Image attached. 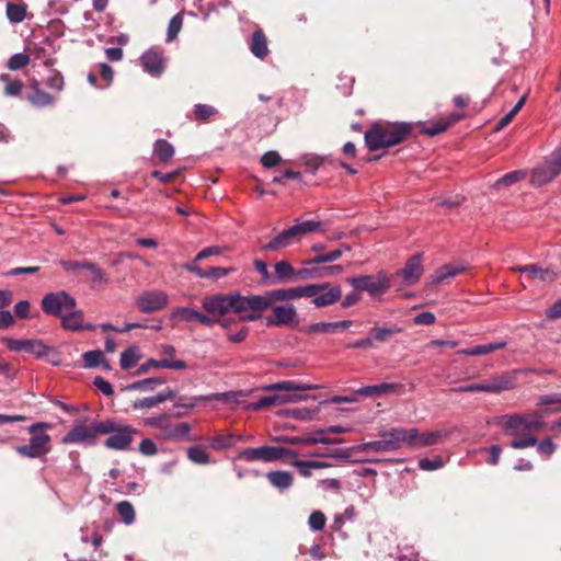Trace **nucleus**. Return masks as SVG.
Wrapping results in <instances>:
<instances>
[{
  "label": "nucleus",
  "mask_w": 561,
  "mask_h": 561,
  "mask_svg": "<svg viewBox=\"0 0 561 561\" xmlns=\"http://www.w3.org/2000/svg\"><path fill=\"white\" fill-rule=\"evenodd\" d=\"M274 304L273 290L263 295L242 296L239 293L215 294L202 300V307L211 318H224L229 312L243 313L248 309H270Z\"/></svg>",
  "instance_id": "f257e3e1"
},
{
  "label": "nucleus",
  "mask_w": 561,
  "mask_h": 561,
  "mask_svg": "<svg viewBox=\"0 0 561 561\" xmlns=\"http://www.w3.org/2000/svg\"><path fill=\"white\" fill-rule=\"evenodd\" d=\"M545 413L534 411L529 413H512L499 417L497 425L504 434L513 436L510 446L514 449H524L537 445V434L546 427Z\"/></svg>",
  "instance_id": "f03ea898"
},
{
  "label": "nucleus",
  "mask_w": 561,
  "mask_h": 561,
  "mask_svg": "<svg viewBox=\"0 0 561 561\" xmlns=\"http://www.w3.org/2000/svg\"><path fill=\"white\" fill-rule=\"evenodd\" d=\"M300 298H312V304L316 308H325L341 300L342 288L340 285H332L325 282L273 290L274 302Z\"/></svg>",
  "instance_id": "7ed1b4c3"
},
{
  "label": "nucleus",
  "mask_w": 561,
  "mask_h": 561,
  "mask_svg": "<svg viewBox=\"0 0 561 561\" xmlns=\"http://www.w3.org/2000/svg\"><path fill=\"white\" fill-rule=\"evenodd\" d=\"M410 134L407 123H378L365 133V142L370 151H376L402 142Z\"/></svg>",
  "instance_id": "20e7f679"
},
{
  "label": "nucleus",
  "mask_w": 561,
  "mask_h": 561,
  "mask_svg": "<svg viewBox=\"0 0 561 561\" xmlns=\"http://www.w3.org/2000/svg\"><path fill=\"white\" fill-rule=\"evenodd\" d=\"M51 428V424L38 422L27 427L30 433V442L26 445L15 447V451L25 458L36 459L45 457L50 450V436L47 431Z\"/></svg>",
  "instance_id": "39448f33"
},
{
  "label": "nucleus",
  "mask_w": 561,
  "mask_h": 561,
  "mask_svg": "<svg viewBox=\"0 0 561 561\" xmlns=\"http://www.w3.org/2000/svg\"><path fill=\"white\" fill-rule=\"evenodd\" d=\"M104 421H93L90 424H76L61 439L64 444H80L94 446L98 435L107 434L110 426L103 425Z\"/></svg>",
  "instance_id": "423d86ee"
},
{
  "label": "nucleus",
  "mask_w": 561,
  "mask_h": 561,
  "mask_svg": "<svg viewBox=\"0 0 561 561\" xmlns=\"http://www.w3.org/2000/svg\"><path fill=\"white\" fill-rule=\"evenodd\" d=\"M379 439L371 440L358 446L359 451L368 453H387L396 451L403 445H407V430L402 427H393L379 434Z\"/></svg>",
  "instance_id": "0eeeda50"
},
{
  "label": "nucleus",
  "mask_w": 561,
  "mask_h": 561,
  "mask_svg": "<svg viewBox=\"0 0 561 561\" xmlns=\"http://www.w3.org/2000/svg\"><path fill=\"white\" fill-rule=\"evenodd\" d=\"M346 282L354 289L366 291L373 298H379L390 288V276L385 271L377 272L376 275H359L348 277Z\"/></svg>",
  "instance_id": "6e6552de"
},
{
  "label": "nucleus",
  "mask_w": 561,
  "mask_h": 561,
  "mask_svg": "<svg viewBox=\"0 0 561 561\" xmlns=\"http://www.w3.org/2000/svg\"><path fill=\"white\" fill-rule=\"evenodd\" d=\"M103 425L112 428L107 432L106 435H108V437L104 440V446L112 450L129 449L134 436L139 433V431L131 425L122 424L114 420H106Z\"/></svg>",
  "instance_id": "1a4fd4ad"
},
{
  "label": "nucleus",
  "mask_w": 561,
  "mask_h": 561,
  "mask_svg": "<svg viewBox=\"0 0 561 561\" xmlns=\"http://www.w3.org/2000/svg\"><path fill=\"white\" fill-rule=\"evenodd\" d=\"M561 173V146L552 151L550 157L533 169L530 183L534 186H543Z\"/></svg>",
  "instance_id": "9d476101"
},
{
  "label": "nucleus",
  "mask_w": 561,
  "mask_h": 561,
  "mask_svg": "<svg viewBox=\"0 0 561 561\" xmlns=\"http://www.w3.org/2000/svg\"><path fill=\"white\" fill-rule=\"evenodd\" d=\"M41 305L46 314L61 319L68 310L77 307V301L67 291L59 290L46 294Z\"/></svg>",
  "instance_id": "9b49d317"
},
{
  "label": "nucleus",
  "mask_w": 561,
  "mask_h": 561,
  "mask_svg": "<svg viewBox=\"0 0 561 561\" xmlns=\"http://www.w3.org/2000/svg\"><path fill=\"white\" fill-rule=\"evenodd\" d=\"M297 453L293 449L278 446H262L256 448H248L239 454V457L245 461L263 460L273 462L287 457H296Z\"/></svg>",
  "instance_id": "f8f14e48"
},
{
  "label": "nucleus",
  "mask_w": 561,
  "mask_h": 561,
  "mask_svg": "<svg viewBox=\"0 0 561 561\" xmlns=\"http://www.w3.org/2000/svg\"><path fill=\"white\" fill-rule=\"evenodd\" d=\"M451 434L449 430L420 433L416 428L407 430V446L423 448L443 443Z\"/></svg>",
  "instance_id": "ddd939ff"
},
{
  "label": "nucleus",
  "mask_w": 561,
  "mask_h": 561,
  "mask_svg": "<svg viewBox=\"0 0 561 561\" xmlns=\"http://www.w3.org/2000/svg\"><path fill=\"white\" fill-rule=\"evenodd\" d=\"M275 301L270 308L272 316L265 320L268 327H295L298 324V313L293 304L275 305Z\"/></svg>",
  "instance_id": "4468645a"
},
{
  "label": "nucleus",
  "mask_w": 561,
  "mask_h": 561,
  "mask_svg": "<svg viewBox=\"0 0 561 561\" xmlns=\"http://www.w3.org/2000/svg\"><path fill=\"white\" fill-rule=\"evenodd\" d=\"M136 305L144 313L156 312L169 305V295L163 290H147L136 298Z\"/></svg>",
  "instance_id": "2eb2a0df"
},
{
  "label": "nucleus",
  "mask_w": 561,
  "mask_h": 561,
  "mask_svg": "<svg viewBox=\"0 0 561 561\" xmlns=\"http://www.w3.org/2000/svg\"><path fill=\"white\" fill-rule=\"evenodd\" d=\"M423 254L417 253L410 257L404 267L397 272V275L402 278V284L405 286L414 285L423 275Z\"/></svg>",
  "instance_id": "dca6fc26"
},
{
  "label": "nucleus",
  "mask_w": 561,
  "mask_h": 561,
  "mask_svg": "<svg viewBox=\"0 0 561 561\" xmlns=\"http://www.w3.org/2000/svg\"><path fill=\"white\" fill-rule=\"evenodd\" d=\"M483 381L485 392L488 393L497 394L503 391L512 390L516 385L515 371H505L500 375H494Z\"/></svg>",
  "instance_id": "f3484780"
},
{
  "label": "nucleus",
  "mask_w": 561,
  "mask_h": 561,
  "mask_svg": "<svg viewBox=\"0 0 561 561\" xmlns=\"http://www.w3.org/2000/svg\"><path fill=\"white\" fill-rule=\"evenodd\" d=\"M301 268H294L291 263L287 260H280L274 264V274L272 276L273 284L300 282Z\"/></svg>",
  "instance_id": "a211bd4d"
},
{
  "label": "nucleus",
  "mask_w": 561,
  "mask_h": 561,
  "mask_svg": "<svg viewBox=\"0 0 561 561\" xmlns=\"http://www.w3.org/2000/svg\"><path fill=\"white\" fill-rule=\"evenodd\" d=\"M512 271L527 274L530 280H539L542 283L553 282L557 279L558 274L551 268H543L538 264L518 265L512 267Z\"/></svg>",
  "instance_id": "6ab92c4d"
},
{
  "label": "nucleus",
  "mask_w": 561,
  "mask_h": 561,
  "mask_svg": "<svg viewBox=\"0 0 561 561\" xmlns=\"http://www.w3.org/2000/svg\"><path fill=\"white\" fill-rule=\"evenodd\" d=\"M300 242L297 238L296 231L293 226L284 229L277 236H275L271 241L262 247L263 251L266 252H277L279 250L286 249L295 243Z\"/></svg>",
  "instance_id": "aec40b11"
},
{
  "label": "nucleus",
  "mask_w": 561,
  "mask_h": 561,
  "mask_svg": "<svg viewBox=\"0 0 561 561\" xmlns=\"http://www.w3.org/2000/svg\"><path fill=\"white\" fill-rule=\"evenodd\" d=\"M61 327L68 331H93L95 325L92 323L84 322L83 311L77 309L68 310L65 316L60 319Z\"/></svg>",
  "instance_id": "412c9836"
},
{
  "label": "nucleus",
  "mask_w": 561,
  "mask_h": 561,
  "mask_svg": "<svg viewBox=\"0 0 561 561\" xmlns=\"http://www.w3.org/2000/svg\"><path fill=\"white\" fill-rule=\"evenodd\" d=\"M172 319H179L184 322H199L203 325L211 327L216 323L215 319L206 313L199 312L188 307H179L171 312Z\"/></svg>",
  "instance_id": "4be33fe9"
},
{
  "label": "nucleus",
  "mask_w": 561,
  "mask_h": 561,
  "mask_svg": "<svg viewBox=\"0 0 561 561\" xmlns=\"http://www.w3.org/2000/svg\"><path fill=\"white\" fill-rule=\"evenodd\" d=\"M344 271L343 266L340 264L328 265V266H314V265H305L301 268L300 275L301 280L308 279H317L323 277H332L342 274Z\"/></svg>",
  "instance_id": "5701e85b"
},
{
  "label": "nucleus",
  "mask_w": 561,
  "mask_h": 561,
  "mask_svg": "<svg viewBox=\"0 0 561 561\" xmlns=\"http://www.w3.org/2000/svg\"><path fill=\"white\" fill-rule=\"evenodd\" d=\"M190 432H191V426L188 423L181 422V423L172 424L168 420L162 433H160V437L165 440L190 439L188 438Z\"/></svg>",
  "instance_id": "b1692460"
},
{
  "label": "nucleus",
  "mask_w": 561,
  "mask_h": 561,
  "mask_svg": "<svg viewBox=\"0 0 561 561\" xmlns=\"http://www.w3.org/2000/svg\"><path fill=\"white\" fill-rule=\"evenodd\" d=\"M140 62L144 70L153 77L160 76L164 69L161 55L154 50L144 53L140 57Z\"/></svg>",
  "instance_id": "393cba45"
},
{
  "label": "nucleus",
  "mask_w": 561,
  "mask_h": 561,
  "mask_svg": "<svg viewBox=\"0 0 561 561\" xmlns=\"http://www.w3.org/2000/svg\"><path fill=\"white\" fill-rule=\"evenodd\" d=\"M174 396H175V393L173 390L167 389L164 391L159 392L156 396L135 400L133 402V408L135 410L151 409L153 407H157L160 403L165 402L167 400L173 399Z\"/></svg>",
  "instance_id": "a878e982"
},
{
  "label": "nucleus",
  "mask_w": 561,
  "mask_h": 561,
  "mask_svg": "<svg viewBox=\"0 0 561 561\" xmlns=\"http://www.w3.org/2000/svg\"><path fill=\"white\" fill-rule=\"evenodd\" d=\"M466 271L462 264H445L437 268L434 275L431 276L432 284H439L448 278H453Z\"/></svg>",
  "instance_id": "bb28decb"
},
{
  "label": "nucleus",
  "mask_w": 561,
  "mask_h": 561,
  "mask_svg": "<svg viewBox=\"0 0 561 561\" xmlns=\"http://www.w3.org/2000/svg\"><path fill=\"white\" fill-rule=\"evenodd\" d=\"M402 332V329L400 327H379L375 325L369 331V339H371L373 347H375V343H386L388 342L393 335Z\"/></svg>",
  "instance_id": "cd10ccee"
},
{
  "label": "nucleus",
  "mask_w": 561,
  "mask_h": 561,
  "mask_svg": "<svg viewBox=\"0 0 561 561\" xmlns=\"http://www.w3.org/2000/svg\"><path fill=\"white\" fill-rule=\"evenodd\" d=\"M352 325L351 320H342L336 322H318L308 325L305 331L307 333H328L337 329L346 330Z\"/></svg>",
  "instance_id": "c85d7f7f"
},
{
  "label": "nucleus",
  "mask_w": 561,
  "mask_h": 561,
  "mask_svg": "<svg viewBox=\"0 0 561 561\" xmlns=\"http://www.w3.org/2000/svg\"><path fill=\"white\" fill-rule=\"evenodd\" d=\"M268 482L279 491L289 489L293 485L294 477L289 471H270L266 473Z\"/></svg>",
  "instance_id": "c756f323"
},
{
  "label": "nucleus",
  "mask_w": 561,
  "mask_h": 561,
  "mask_svg": "<svg viewBox=\"0 0 561 561\" xmlns=\"http://www.w3.org/2000/svg\"><path fill=\"white\" fill-rule=\"evenodd\" d=\"M250 50L260 59H263L268 54L267 39L261 28L255 30L252 34Z\"/></svg>",
  "instance_id": "7c9ffc66"
},
{
  "label": "nucleus",
  "mask_w": 561,
  "mask_h": 561,
  "mask_svg": "<svg viewBox=\"0 0 561 561\" xmlns=\"http://www.w3.org/2000/svg\"><path fill=\"white\" fill-rule=\"evenodd\" d=\"M505 346H506L505 341H496V342H491L488 344L477 345V346L469 347V348H463V350L458 351V353L461 355H466V356H480V355H485V354L502 350Z\"/></svg>",
  "instance_id": "2f4dec72"
},
{
  "label": "nucleus",
  "mask_w": 561,
  "mask_h": 561,
  "mask_svg": "<svg viewBox=\"0 0 561 561\" xmlns=\"http://www.w3.org/2000/svg\"><path fill=\"white\" fill-rule=\"evenodd\" d=\"M297 398L291 394H272V396H264L260 398L255 403H253L254 410L264 409L272 405H280L288 402L296 401Z\"/></svg>",
  "instance_id": "473e14b6"
},
{
  "label": "nucleus",
  "mask_w": 561,
  "mask_h": 561,
  "mask_svg": "<svg viewBox=\"0 0 561 561\" xmlns=\"http://www.w3.org/2000/svg\"><path fill=\"white\" fill-rule=\"evenodd\" d=\"M399 388V385L391 382H382L379 385L365 386L356 390V394L365 397L382 396L385 393L393 392Z\"/></svg>",
  "instance_id": "72a5a7b5"
},
{
  "label": "nucleus",
  "mask_w": 561,
  "mask_h": 561,
  "mask_svg": "<svg viewBox=\"0 0 561 561\" xmlns=\"http://www.w3.org/2000/svg\"><path fill=\"white\" fill-rule=\"evenodd\" d=\"M319 387L310 383H300L296 381L285 380L276 383H272L265 387V390H285V391H308L317 390Z\"/></svg>",
  "instance_id": "f704fd0d"
},
{
  "label": "nucleus",
  "mask_w": 561,
  "mask_h": 561,
  "mask_svg": "<svg viewBox=\"0 0 561 561\" xmlns=\"http://www.w3.org/2000/svg\"><path fill=\"white\" fill-rule=\"evenodd\" d=\"M28 102L35 107H44L53 104L54 98L37 85L33 87V91L27 94Z\"/></svg>",
  "instance_id": "c9c22d12"
},
{
  "label": "nucleus",
  "mask_w": 561,
  "mask_h": 561,
  "mask_svg": "<svg viewBox=\"0 0 561 561\" xmlns=\"http://www.w3.org/2000/svg\"><path fill=\"white\" fill-rule=\"evenodd\" d=\"M293 228L296 231L299 241H301V239L306 234L313 233L317 231H324L322 222L317 220H306L302 222H298L294 225Z\"/></svg>",
  "instance_id": "e433bc0d"
},
{
  "label": "nucleus",
  "mask_w": 561,
  "mask_h": 561,
  "mask_svg": "<svg viewBox=\"0 0 561 561\" xmlns=\"http://www.w3.org/2000/svg\"><path fill=\"white\" fill-rule=\"evenodd\" d=\"M25 352L33 354L37 358H44L50 354L51 347L42 340L26 339Z\"/></svg>",
  "instance_id": "4c0bfd02"
},
{
  "label": "nucleus",
  "mask_w": 561,
  "mask_h": 561,
  "mask_svg": "<svg viewBox=\"0 0 561 561\" xmlns=\"http://www.w3.org/2000/svg\"><path fill=\"white\" fill-rule=\"evenodd\" d=\"M140 358V348L138 346H130L121 354V367L125 370L130 369Z\"/></svg>",
  "instance_id": "58836bf2"
},
{
  "label": "nucleus",
  "mask_w": 561,
  "mask_h": 561,
  "mask_svg": "<svg viewBox=\"0 0 561 561\" xmlns=\"http://www.w3.org/2000/svg\"><path fill=\"white\" fill-rule=\"evenodd\" d=\"M153 152L161 162H168L174 156V147L165 139H158L153 145Z\"/></svg>",
  "instance_id": "ea45409f"
},
{
  "label": "nucleus",
  "mask_w": 561,
  "mask_h": 561,
  "mask_svg": "<svg viewBox=\"0 0 561 561\" xmlns=\"http://www.w3.org/2000/svg\"><path fill=\"white\" fill-rule=\"evenodd\" d=\"M342 254H343L342 249H335L328 253L317 254L312 259L305 260V261H302V264L309 266V265H320V264H324L328 262H334V261L339 260L342 256Z\"/></svg>",
  "instance_id": "a19ab883"
},
{
  "label": "nucleus",
  "mask_w": 561,
  "mask_h": 561,
  "mask_svg": "<svg viewBox=\"0 0 561 561\" xmlns=\"http://www.w3.org/2000/svg\"><path fill=\"white\" fill-rule=\"evenodd\" d=\"M293 466L299 470L302 477H310L312 469H322L329 467L328 463L317 460H296Z\"/></svg>",
  "instance_id": "79ce46f5"
},
{
  "label": "nucleus",
  "mask_w": 561,
  "mask_h": 561,
  "mask_svg": "<svg viewBox=\"0 0 561 561\" xmlns=\"http://www.w3.org/2000/svg\"><path fill=\"white\" fill-rule=\"evenodd\" d=\"M82 270H87L90 273V275H91L90 280L93 284L105 285L108 283L106 273L96 264L91 263V262H84V264L82 265Z\"/></svg>",
  "instance_id": "37998d69"
},
{
  "label": "nucleus",
  "mask_w": 561,
  "mask_h": 561,
  "mask_svg": "<svg viewBox=\"0 0 561 561\" xmlns=\"http://www.w3.org/2000/svg\"><path fill=\"white\" fill-rule=\"evenodd\" d=\"M26 8L23 4L9 2L7 4V16L12 23H20L25 19Z\"/></svg>",
  "instance_id": "c03bdc74"
},
{
  "label": "nucleus",
  "mask_w": 561,
  "mask_h": 561,
  "mask_svg": "<svg viewBox=\"0 0 561 561\" xmlns=\"http://www.w3.org/2000/svg\"><path fill=\"white\" fill-rule=\"evenodd\" d=\"M241 439L233 434L217 435L211 439L210 446L215 449H225L234 446L236 442Z\"/></svg>",
  "instance_id": "a18cd8bd"
},
{
  "label": "nucleus",
  "mask_w": 561,
  "mask_h": 561,
  "mask_svg": "<svg viewBox=\"0 0 561 561\" xmlns=\"http://www.w3.org/2000/svg\"><path fill=\"white\" fill-rule=\"evenodd\" d=\"M117 513L119 514L122 520L126 525H130L135 520V510L131 503L128 501H122L116 505Z\"/></svg>",
  "instance_id": "49530a36"
},
{
  "label": "nucleus",
  "mask_w": 561,
  "mask_h": 561,
  "mask_svg": "<svg viewBox=\"0 0 561 561\" xmlns=\"http://www.w3.org/2000/svg\"><path fill=\"white\" fill-rule=\"evenodd\" d=\"M448 128V122H445L444 118H440L438 121H432L425 123L421 131L428 136H435L437 134H440L445 131Z\"/></svg>",
  "instance_id": "de8ad7c7"
},
{
  "label": "nucleus",
  "mask_w": 561,
  "mask_h": 561,
  "mask_svg": "<svg viewBox=\"0 0 561 561\" xmlns=\"http://www.w3.org/2000/svg\"><path fill=\"white\" fill-rule=\"evenodd\" d=\"M187 457L197 465H207L210 461L209 455L201 446H193L187 450Z\"/></svg>",
  "instance_id": "09e8293b"
},
{
  "label": "nucleus",
  "mask_w": 561,
  "mask_h": 561,
  "mask_svg": "<svg viewBox=\"0 0 561 561\" xmlns=\"http://www.w3.org/2000/svg\"><path fill=\"white\" fill-rule=\"evenodd\" d=\"M82 358L84 360L85 368H95L105 360L104 355L100 350L88 351L83 353Z\"/></svg>",
  "instance_id": "8fccbe9b"
},
{
  "label": "nucleus",
  "mask_w": 561,
  "mask_h": 561,
  "mask_svg": "<svg viewBox=\"0 0 561 561\" xmlns=\"http://www.w3.org/2000/svg\"><path fill=\"white\" fill-rule=\"evenodd\" d=\"M0 80L5 82L4 94L7 96H16L22 92L23 84L20 80H10L5 73L0 75Z\"/></svg>",
  "instance_id": "3c124183"
},
{
  "label": "nucleus",
  "mask_w": 561,
  "mask_h": 561,
  "mask_svg": "<svg viewBox=\"0 0 561 561\" xmlns=\"http://www.w3.org/2000/svg\"><path fill=\"white\" fill-rule=\"evenodd\" d=\"M164 380L160 378H147L142 380L135 381L130 386H128L129 390H144L149 391L153 390L156 386L163 383Z\"/></svg>",
  "instance_id": "603ef678"
},
{
  "label": "nucleus",
  "mask_w": 561,
  "mask_h": 561,
  "mask_svg": "<svg viewBox=\"0 0 561 561\" xmlns=\"http://www.w3.org/2000/svg\"><path fill=\"white\" fill-rule=\"evenodd\" d=\"M183 25V19L180 14H175L169 22L167 41L172 42L180 33Z\"/></svg>",
  "instance_id": "864d4df0"
},
{
  "label": "nucleus",
  "mask_w": 561,
  "mask_h": 561,
  "mask_svg": "<svg viewBox=\"0 0 561 561\" xmlns=\"http://www.w3.org/2000/svg\"><path fill=\"white\" fill-rule=\"evenodd\" d=\"M217 113H218V111L211 105L196 104L194 106V115H195L196 119H199V121H206V119L210 118L211 116L216 115Z\"/></svg>",
  "instance_id": "5fc2aeb1"
},
{
  "label": "nucleus",
  "mask_w": 561,
  "mask_h": 561,
  "mask_svg": "<svg viewBox=\"0 0 561 561\" xmlns=\"http://www.w3.org/2000/svg\"><path fill=\"white\" fill-rule=\"evenodd\" d=\"M30 57L26 54H14L8 61V68L10 70H19L28 65Z\"/></svg>",
  "instance_id": "6e6d98bb"
},
{
  "label": "nucleus",
  "mask_w": 561,
  "mask_h": 561,
  "mask_svg": "<svg viewBox=\"0 0 561 561\" xmlns=\"http://www.w3.org/2000/svg\"><path fill=\"white\" fill-rule=\"evenodd\" d=\"M325 516L320 511H314L310 514L308 524L312 530L319 531L322 530L325 526Z\"/></svg>",
  "instance_id": "4d7b16f0"
},
{
  "label": "nucleus",
  "mask_w": 561,
  "mask_h": 561,
  "mask_svg": "<svg viewBox=\"0 0 561 561\" xmlns=\"http://www.w3.org/2000/svg\"><path fill=\"white\" fill-rule=\"evenodd\" d=\"M153 365L154 368H169V369H176V370H181V369H185L186 368V363L184 360H181V359H168V358H163V359H160L159 363H151Z\"/></svg>",
  "instance_id": "13d9d810"
},
{
  "label": "nucleus",
  "mask_w": 561,
  "mask_h": 561,
  "mask_svg": "<svg viewBox=\"0 0 561 561\" xmlns=\"http://www.w3.org/2000/svg\"><path fill=\"white\" fill-rule=\"evenodd\" d=\"M168 420H169V417L167 414H160L157 416H151V417L145 419L144 423L146 426L157 428L160 431V433H162Z\"/></svg>",
  "instance_id": "bf43d9fd"
},
{
  "label": "nucleus",
  "mask_w": 561,
  "mask_h": 561,
  "mask_svg": "<svg viewBox=\"0 0 561 561\" xmlns=\"http://www.w3.org/2000/svg\"><path fill=\"white\" fill-rule=\"evenodd\" d=\"M234 270L231 267H210L208 270H205V274H203V278H214L219 279L221 277L227 276Z\"/></svg>",
  "instance_id": "052dcab7"
},
{
  "label": "nucleus",
  "mask_w": 561,
  "mask_h": 561,
  "mask_svg": "<svg viewBox=\"0 0 561 561\" xmlns=\"http://www.w3.org/2000/svg\"><path fill=\"white\" fill-rule=\"evenodd\" d=\"M524 178H525V172L524 171H514V172L507 173L504 176H502L501 179H499L497 182H496V185L508 186V185H512L515 182L520 181Z\"/></svg>",
  "instance_id": "680f3d73"
},
{
  "label": "nucleus",
  "mask_w": 561,
  "mask_h": 561,
  "mask_svg": "<svg viewBox=\"0 0 561 561\" xmlns=\"http://www.w3.org/2000/svg\"><path fill=\"white\" fill-rule=\"evenodd\" d=\"M537 450L538 453L543 456V457H550L554 450H556V445L553 444V442L550 439V438H546L541 442H538L537 440Z\"/></svg>",
  "instance_id": "e2e57ef3"
},
{
  "label": "nucleus",
  "mask_w": 561,
  "mask_h": 561,
  "mask_svg": "<svg viewBox=\"0 0 561 561\" xmlns=\"http://www.w3.org/2000/svg\"><path fill=\"white\" fill-rule=\"evenodd\" d=\"M280 162V156L277 151H267L261 158V163L265 168H273Z\"/></svg>",
  "instance_id": "0e129e2a"
},
{
  "label": "nucleus",
  "mask_w": 561,
  "mask_h": 561,
  "mask_svg": "<svg viewBox=\"0 0 561 561\" xmlns=\"http://www.w3.org/2000/svg\"><path fill=\"white\" fill-rule=\"evenodd\" d=\"M93 385L96 387L99 391H101L103 394L107 397L114 394L112 385L101 376L94 378Z\"/></svg>",
  "instance_id": "69168bd1"
},
{
  "label": "nucleus",
  "mask_w": 561,
  "mask_h": 561,
  "mask_svg": "<svg viewBox=\"0 0 561 561\" xmlns=\"http://www.w3.org/2000/svg\"><path fill=\"white\" fill-rule=\"evenodd\" d=\"M419 467L422 470L432 471L442 468L443 461L439 458H422L419 460Z\"/></svg>",
  "instance_id": "338daca9"
},
{
  "label": "nucleus",
  "mask_w": 561,
  "mask_h": 561,
  "mask_svg": "<svg viewBox=\"0 0 561 561\" xmlns=\"http://www.w3.org/2000/svg\"><path fill=\"white\" fill-rule=\"evenodd\" d=\"M139 451L145 456H153L157 454L158 448L152 439L145 438L139 444Z\"/></svg>",
  "instance_id": "774afa93"
}]
</instances>
